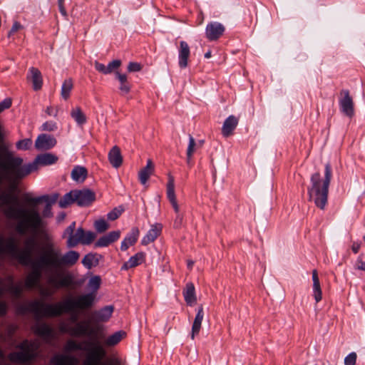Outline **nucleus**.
<instances>
[{
  "mask_svg": "<svg viewBox=\"0 0 365 365\" xmlns=\"http://www.w3.org/2000/svg\"><path fill=\"white\" fill-rule=\"evenodd\" d=\"M80 254L70 250L62 254L60 248L53 242H48L43 247L35 257H31L24 266H30L31 272L25 280V287L28 289L38 288L42 274L47 277V283L54 289L67 287L71 284L72 280L69 275H65L62 271L67 267L73 266L79 259Z\"/></svg>",
  "mask_w": 365,
  "mask_h": 365,
  "instance_id": "obj_1",
  "label": "nucleus"
},
{
  "mask_svg": "<svg viewBox=\"0 0 365 365\" xmlns=\"http://www.w3.org/2000/svg\"><path fill=\"white\" fill-rule=\"evenodd\" d=\"M101 279L93 276L88 281V288L92 292L78 296L76 299L68 298L56 304H46L40 300H33L22 304L19 310L22 313L31 312L36 317H59L63 313H72L76 309H86L91 307L96 298V292L100 288Z\"/></svg>",
  "mask_w": 365,
  "mask_h": 365,
  "instance_id": "obj_2",
  "label": "nucleus"
},
{
  "mask_svg": "<svg viewBox=\"0 0 365 365\" xmlns=\"http://www.w3.org/2000/svg\"><path fill=\"white\" fill-rule=\"evenodd\" d=\"M58 160L57 156L52 153H43L37 155L35 160L29 164L22 165L23 159L14 157L12 152L6 147L0 148V168L4 171H9L12 180L17 185L19 181L38 169V165H49Z\"/></svg>",
  "mask_w": 365,
  "mask_h": 365,
  "instance_id": "obj_3",
  "label": "nucleus"
},
{
  "mask_svg": "<svg viewBox=\"0 0 365 365\" xmlns=\"http://www.w3.org/2000/svg\"><path fill=\"white\" fill-rule=\"evenodd\" d=\"M13 205L6 206L3 212L7 218L16 221L14 230L17 233L21 235L27 232L36 234L46 228V222L38 210L34 207L16 208Z\"/></svg>",
  "mask_w": 365,
  "mask_h": 365,
  "instance_id": "obj_4",
  "label": "nucleus"
},
{
  "mask_svg": "<svg viewBox=\"0 0 365 365\" xmlns=\"http://www.w3.org/2000/svg\"><path fill=\"white\" fill-rule=\"evenodd\" d=\"M66 352L83 351L86 352L82 365H105L103 359L107 352L101 343L96 340H84L78 342L74 339H68L64 346Z\"/></svg>",
  "mask_w": 365,
  "mask_h": 365,
  "instance_id": "obj_5",
  "label": "nucleus"
},
{
  "mask_svg": "<svg viewBox=\"0 0 365 365\" xmlns=\"http://www.w3.org/2000/svg\"><path fill=\"white\" fill-rule=\"evenodd\" d=\"M331 178V168L329 163L325 165L324 179H321L319 173H315L311 176V185L308 187L309 198L321 210H324L327 203Z\"/></svg>",
  "mask_w": 365,
  "mask_h": 365,
  "instance_id": "obj_6",
  "label": "nucleus"
},
{
  "mask_svg": "<svg viewBox=\"0 0 365 365\" xmlns=\"http://www.w3.org/2000/svg\"><path fill=\"white\" fill-rule=\"evenodd\" d=\"M24 244L25 248L19 250L14 237H8L5 241L3 239H0V250L8 253L18 259L20 264L26 263V260L32 257L31 248L35 245V239L34 237H29L25 240Z\"/></svg>",
  "mask_w": 365,
  "mask_h": 365,
  "instance_id": "obj_7",
  "label": "nucleus"
},
{
  "mask_svg": "<svg viewBox=\"0 0 365 365\" xmlns=\"http://www.w3.org/2000/svg\"><path fill=\"white\" fill-rule=\"evenodd\" d=\"M6 173L0 172V207L5 208L9 205H16L19 202L18 196L14 194L17 185L9 171Z\"/></svg>",
  "mask_w": 365,
  "mask_h": 365,
  "instance_id": "obj_8",
  "label": "nucleus"
},
{
  "mask_svg": "<svg viewBox=\"0 0 365 365\" xmlns=\"http://www.w3.org/2000/svg\"><path fill=\"white\" fill-rule=\"evenodd\" d=\"M70 321L74 325L63 323L60 325L59 330L73 337L93 336L99 329L98 327H91L88 321H78L76 314L71 315Z\"/></svg>",
  "mask_w": 365,
  "mask_h": 365,
  "instance_id": "obj_9",
  "label": "nucleus"
},
{
  "mask_svg": "<svg viewBox=\"0 0 365 365\" xmlns=\"http://www.w3.org/2000/svg\"><path fill=\"white\" fill-rule=\"evenodd\" d=\"M76 228V222H73L64 231L63 237L68 236V240L66 242L67 247H75L76 245L81 243L82 237L84 235V230L82 227L77 229L74 233Z\"/></svg>",
  "mask_w": 365,
  "mask_h": 365,
  "instance_id": "obj_10",
  "label": "nucleus"
},
{
  "mask_svg": "<svg viewBox=\"0 0 365 365\" xmlns=\"http://www.w3.org/2000/svg\"><path fill=\"white\" fill-rule=\"evenodd\" d=\"M76 202L81 207L90 205L95 200V192L88 189L74 190Z\"/></svg>",
  "mask_w": 365,
  "mask_h": 365,
  "instance_id": "obj_11",
  "label": "nucleus"
},
{
  "mask_svg": "<svg viewBox=\"0 0 365 365\" xmlns=\"http://www.w3.org/2000/svg\"><path fill=\"white\" fill-rule=\"evenodd\" d=\"M225 26L219 22H210L205 29V36L210 41H217L224 34Z\"/></svg>",
  "mask_w": 365,
  "mask_h": 365,
  "instance_id": "obj_12",
  "label": "nucleus"
},
{
  "mask_svg": "<svg viewBox=\"0 0 365 365\" xmlns=\"http://www.w3.org/2000/svg\"><path fill=\"white\" fill-rule=\"evenodd\" d=\"M341 95L344 96V97L339 100L341 112L349 117H352L354 114V102L349 91L342 90Z\"/></svg>",
  "mask_w": 365,
  "mask_h": 365,
  "instance_id": "obj_13",
  "label": "nucleus"
},
{
  "mask_svg": "<svg viewBox=\"0 0 365 365\" xmlns=\"http://www.w3.org/2000/svg\"><path fill=\"white\" fill-rule=\"evenodd\" d=\"M168 183H167V197L171 203L175 213L180 214V207L177 202L176 195L175 192V180L174 177L170 174H168Z\"/></svg>",
  "mask_w": 365,
  "mask_h": 365,
  "instance_id": "obj_14",
  "label": "nucleus"
},
{
  "mask_svg": "<svg viewBox=\"0 0 365 365\" xmlns=\"http://www.w3.org/2000/svg\"><path fill=\"white\" fill-rule=\"evenodd\" d=\"M22 291L23 289L21 283L16 284L14 283L13 279L9 277L8 284L0 287V297L2 296L4 292H8L14 298L19 299L21 296Z\"/></svg>",
  "mask_w": 365,
  "mask_h": 365,
  "instance_id": "obj_15",
  "label": "nucleus"
},
{
  "mask_svg": "<svg viewBox=\"0 0 365 365\" xmlns=\"http://www.w3.org/2000/svg\"><path fill=\"white\" fill-rule=\"evenodd\" d=\"M58 197L59 195L58 193H53L51 195H45L37 197H29V194L24 195L25 201L34 206L42 202L51 203V205H52L58 200Z\"/></svg>",
  "mask_w": 365,
  "mask_h": 365,
  "instance_id": "obj_16",
  "label": "nucleus"
},
{
  "mask_svg": "<svg viewBox=\"0 0 365 365\" xmlns=\"http://www.w3.org/2000/svg\"><path fill=\"white\" fill-rule=\"evenodd\" d=\"M56 140L47 134H41L38 135L36 142L35 147L38 150H49L55 146Z\"/></svg>",
  "mask_w": 365,
  "mask_h": 365,
  "instance_id": "obj_17",
  "label": "nucleus"
},
{
  "mask_svg": "<svg viewBox=\"0 0 365 365\" xmlns=\"http://www.w3.org/2000/svg\"><path fill=\"white\" fill-rule=\"evenodd\" d=\"M120 236V231H112L100 237L95 243V247H108L111 243L115 242Z\"/></svg>",
  "mask_w": 365,
  "mask_h": 365,
  "instance_id": "obj_18",
  "label": "nucleus"
},
{
  "mask_svg": "<svg viewBox=\"0 0 365 365\" xmlns=\"http://www.w3.org/2000/svg\"><path fill=\"white\" fill-rule=\"evenodd\" d=\"M36 353H30L28 351H16L9 354V358L12 362L25 364L34 359Z\"/></svg>",
  "mask_w": 365,
  "mask_h": 365,
  "instance_id": "obj_19",
  "label": "nucleus"
},
{
  "mask_svg": "<svg viewBox=\"0 0 365 365\" xmlns=\"http://www.w3.org/2000/svg\"><path fill=\"white\" fill-rule=\"evenodd\" d=\"M238 118L235 115H230L226 118L222 128V135L226 138L232 135L234 130L238 124Z\"/></svg>",
  "mask_w": 365,
  "mask_h": 365,
  "instance_id": "obj_20",
  "label": "nucleus"
},
{
  "mask_svg": "<svg viewBox=\"0 0 365 365\" xmlns=\"http://www.w3.org/2000/svg\"><path fill=\"white\" fill-rule=\"evenodd\" d=\"M190 53V51L187 43L181 41L179 48V66L181 68H185L187 66Z\"/></svg>",
  "mask_w": 365,
  "mask_h": 365,
  "instance_id": "obj_21",
  "label": "nucleus"
},
{
  "mask_svg": "<svg viewBox=\"0 0 365 365\" xmlns=\"http://www.w3.org/2000/svg\"><path fill=\"white\" fill-rule=\"evenodd\" d=\"M108 160L112 166L118 168L123 163V156L118 146H113L108 153Z\"/></svg>",
  "mask_w": 365,
  "mask_h": 365,
  "instance_id": "obj_22",
  "label": "nucleus"
},
{
  "mask_svg": "<svg viewBox=\"0 0 365 365\" xmlns=\"http://www.w3.org/2000/svg\"><path fill=\"white\" fill-rule=\"evenodd\" d=\"M204 318L203 306L200 304L198 307L197 314L195 317L191 331V339H194L195 336L197 335L200 331L202 322Z\"/></svg>",
  "mask_w": 365,
  "mask_h": 365,
  "instance_id": "obj_23",
  "label": "nucleus"
},
{
  "mask_svg": "<svg viewBox=\"0 0 365 365\" xmlns=\"http://www.w3.org/2000/svg\"><path fill=\"white\" fill-rule=\"evenodd\" d=\"M162 228V225L159 223L152 225L150 230L143 237L142 244L146 245L155 241V240L160 235Z\"/></svg>",
  "mask_w": 365,
  "mask_h": 365,
  "instance_id": "obj_24",
  "label": "nucleus"
},
{
  "mask_svg": "<svg viewBox=\"0 0 365 365\" xmlns=\"http://www.w3.org/2000/svg\"><path fill=\"white\" fill-rule=\"evenodd\" d=\"M139 236V230L137 227H133L131 232L121 242L120 249L125 251L130 246L133 245L138 240Z\"/></svg>",
  "mask_w": 365,
  "mask_h": 365,
  "instance_id": "obj_25",
  "label": "nucleus"
},
{
  "mask_svg": "<svg viewBox=\"0 0 365 365\" xmlns=\"http://www.w3.org/2000/svg\"><path fill=\"white\" fill-rule=\"evenodd\" d=\"M114 307L112 305L106 306L101 309L93 313L95 319L97 322H107L111 317Z\"/></svg>",
  "mask_w": 365,
  "mask_h": 365,
  "instance_id": "obj_26",
  "label": "nucleus"
},
{
  "mask_svg": "<svg viewBox=\"0 0 365 365\" xmlns=\"http://www.w3.org/2000/svg\"><path fill=\"white\" fill-rule=\"evenodd\" d=\"M154 172V165L150 159L147 161V165L142 168L138 173V177L141 184L145 185L150 175Z\"/></svg>",
  "mask_w": 365,
  "mask_h": 365,
  "instance_id": "obj_27",
  "label": "nucleus"
},
{
  "mask_svg": "<svg viewBox=\"0 0 365 365\" xmlns=\"http://www.w3.org/2000/svg\"><path fill=\"white\" fill-rule=\"evenodd\" d=\"M183 296L185 301L188 305L192 306L196 303L197 298L195 287L192 283L190 282L186 284L185 289L183 291Z\"/></svg>",
  "mask_w": 365,
  "mask_h": 365,
  "instance_id": "obj_28",
  "label": "nucleus"
},
{
  "mask_svg": "<svg viewBox=\"0 0 365 365\" xmlns=\"http://www.w3.org/2000/svg\"><path fill=\"white\" fill-rule=\"evenodd\" d=\"M145 256L143 252H138L134 256L131 257L128 262L123 264L122 269L127 270L142 264L145 260Z\"/></svg>",
  "mask_w": 365,
  "mask_h": 365,
  "instance_id": "obj_29",
  "label": "nucleus"
},
{
  "mask_svg": "<svg viewBox=\"0 0 365 365\" xmlns=\"http://www.w3.org/2000/svg\"><path fill=\"white\" fill-rule=\"evenodd\" d=\"M312 280H313V292L314 297L317 302L321 301L322 298V292L321 289L317 269L312 271Z\"/></svg>",
  "mask_w": 365,
  "mask_h": 365,
  "instance_id": "obj_30",
  "label": "nucleus"
},
{
  "mask_svg": "<svg viewBox=\"0 0 365 365\" xmlns=\"http://www.w3.org/2000/svg\"><path fill=\"white\" fill-rule=\"evenodd\" d=\"M34 330L36 334L44 339L50 338L53 334L52 328L46 323L36 324L34 327Z\"/></svg>",
  "mask_w": 365,
  "mask_h": 365,
  "instance_id": "obj_31",
  "label": "nucleus"
},
{
  "mask_svg": "<svg viewBox=\"0 0 365 365\" xmlns=\"http://www.w3.org/2000/svg\"><path fill=\"white\" fill-rule=\"evenodd\" d=\"M29 71L31 76V81L34 89L35 91L41 89L43 84V80L40 71L36 68L31 67Z\"/></svg>",
  "mask_w": 365,
  "mask_h": 365,
  "instance_id": "obj_32",
  "label": "nucleus"
},
{
  "mask_svg": "<svg viewBox=\"0 0 365 365\" xmlns=\"http://www.w3.org/2000/svg\"><path fill=\"white\" fill-rule=\"evenodd\" d=\"M87 175V170L81 166H76L71 172L72 179L78 182H83L86 180Z\"/></svg>",
  "mask_w": 365,
  "mask_h": 365,
  "instance_id": "obj_33",
  "label": "nucleus"
},
{
  "mask_svg": "<svg viewBox=\"0 0 365 365\" xmlns=\"http://www.w3.org/2000/svg\"><path fill=\"white\" fill-rule=\"evenodd\" d=\"M71 116L79 125H82L86 123L87 120L85 113L79 106L72 108L71 111Z\"/></svg>",
  "mask_w": 365,
  "mask_h": 365,
  "instance_id": "obj_34",
  "label": "nucleus"
},
{
  "mask_svg": "<svg viewBox=\"0 0 365 365\" xmlns=\"http://www.w3.org/2000/svg\"><path fill=\"white\" fill-rule=\"evenodd\" d=\"M126 335L125 331H118L109 336L105 340V344L108 346H113L118 344Z\"/></svg>",
  "mask_w": 365,
  "mask_h": 365,
  "instance_id": "obj_35",
  "label": "nucleus"
},
{
  "mask_svg": "<svg viewBox=\"0 0 365 365\" xmlns=\"http://www.w3.org/2000/svg\"><path fill=\"white\" fill-rule=\"evenodd\" d=\"M17 347L22 350V351H28L30 353H36L38 348V345L36 342L29 341L28 340L23 341L19 344Z\"/></svg>",
  "mask_w": 365,
  "mask_h": 365,
  "instance_id": "obj_36",
  "label": "nucleus"
},
{
  "mask_svg": "<svg viewBox=\"0 0 365 365\" xmlns=\"http://www.w3.org/2000/svg\"><path fill=\"white\" fill-rule=\"evenodd\" d=\"M73 81L71 78L66 79L61 87V95L64 100H68L70 96V93L73 89Z\"/></svg>",
  "mask_w": 365,
  "mask_h": 365,
  "instance_id": "obj_37",
  "label": "nucleus"
},
{
  "mask_svg": "<svg viewBox=\"0 0 365 365\" xmlns=\"http://www.w3.org/2000/svg\"><path fill=\"white\" fill-rule=\"evenodd\" d=\"M73 202H76V200L73 190H71L63 195V197L59 200L58 205L61 208H66Z\"/></svg>",
  "mask_w": 365,
  "mask_h": 365,
  "instance_id": "obj_38",
  "label": "nucleus"
},
{
  "mask_svg": "<svg viewBox=\"0 0 365 365\" xmlns=\"http://www.w3.org/2000/svg\"><path fill=\"white\" fill-rule=\"evenodd\" d=\"M196 146V143L194 139V138L192 135H190L189 137V144L187 149V163H190V160H192L193 153H195V147Z\"/></svg>",
  "mask_w": 365,
  "mask_h": 365,
  "instance_id": "obj_39",
  "label": "nucleus"
},
{
  "mask_svg": "<svg viewBox=\"0 0 365 365\" xmlns=\"http://www.w3.org/2000/svg\"><path fill=\"white\" fill-rule=\"evenodd\" d=\"M53 365H68L70 363V358L64 355H57L51 359Z\"/></svg>",
  "mask_w": 365,
  "mask_h": 365,
  "instance_id": "obj_40",
  "label": "nucleus"
},
{
  "mask_svg": "<svg viewBox=\"0 0 365 365\" xmlns=\"http://www.w3.org/2000/svg\"><path fill=\"white\" fill-rule=\"evenodd\" d=\"M94 227L98 232L102 233L109 228V225L104 219H100L94 222Z\"/></svg>",
  "mask_w": 365,
  "mask_h": 365,
  "instance_id": "obj_41",
  "label": "nucleus"
},
{
  "mask_svg": "<svg viewBox=\"0 0 365 365\" xmlns=\"http://www.w3.org/2000/svg\"><path fill=\"white\" fill-rule=\"evenodd\" d=\"M96 237V235L94 232H93L91 231H88V232H86L84 231V235L82 237V240H81L80 244L90 245L95 240Z\"/></svg>",
  "mask_w": 365,
  "mask_h": 365,
  "instance_id": "obj_42",
  "label": "nucleus"
},
{
  "mask_svg": "<svg viewBox=\"0 0 365 365\" xmlns=\"http://www.w3.org/2000/svg\"><path fill=\"white\" fill-rule=\"evenodd\" d=\"M32 144V141L31 139L26 138L24 140H21L16 143V148L19 150H28Z\"/></svg>",
  "mask_w": 365,
  "mask_h": 365,
  "instance_id": "obj_43",
  "label": "nucleus"
},
{
  "mask_svg": "<svg viewBox=\"0 0 365 365\" xmlns=\"http://www.w3.org/2000/svg\"><path fill=\"white\" fill-rule=\"evenodd\" d=\"M94 260L95 255L93 254H88L83 258L82 264L88 269H91L93 266Z\"/></svg>",
  "mask_w": 365,
  "mask_h": 365,
  "instance_id": "obj_44",
  "label": "nucleus"
},
{
  "mask_svg": "<svg viewBox=\"0 0 365 365\" xmlns=\"http://www.w3.org/2000/svg\"><path fill=\"white\" fill-rule=\"evenodd\" d=\"M121 65L120 60H114L108 63L106 66L107 74L112 73L114 70L118 68Z\"/></svg>",
  "mask_w": 365,
  "mask_h": 365,
  "instance_id": "obj_45",
  "label": "nucleus"
},
{
  "mask_svg": "<svg viewBox=\"0 0 365 365\" xmlns=\"http://www.w3.org/2000/svg\"><path fill=\"white\" fill-rule=\"evenodd\" d=\"M123 210L117 207L114 208L112 211L108 213L107 217L109 220H115L118 219L121 215Z\"/></svg>",
  "mask_w": 365,
  "mask_h": 365,
  "instance_id": "obj_46",
  "label": "nucleus"
},
{
  "mask_svg": "<svg viewBox=\"0 0 365 365\" xmlns=\"http://www.w3.org/2000/svg\"><path fill=\"white\" fill-rule=\"evenodd\" d=\"M357 355L355 352H351L344 359L345 365H355L356 361Z\"/></svg>",
  "mask_w": 365,
  "mask_h": 365,
  "instance_id": "obj_47",
  "label": "nucleus"
},
{
  "mask_svg": "<svg viewBox=\"0 0 365 365\" xmlns=\"http://www.w3.org/2000/svg\"><path fill=\"white\" fill-rule=\"evenodd\" d=\"M41 215L43 219V217H51L53 216L51 203H46Z\"/></svg>",
  "mask_w": 365,
  "mask_h": 365,
  "instance_id": "obj_48",
  "label": "nucleus"
},
{
  "mask_svg": "<svg viewBox=\"0 0 365 365\" xmlns=\"http://www.w3.org/2000/svg\"><path fill=\"white\" fill-rule=\"evenodd\" d=\"M141 69V65L136 62H130L128 66V70L129 72H137L140 71Z\"/></svg>",
  "mask_w": 365,
  "mask_h": 365,
  "instance_id": "obj_49",
  "label": "nucleus"
},
{
  "mask_svg": "<svg viewBox=\"0 0 365 365\" xmlns=\"http://www.w3.org/2000/svg\"><path fill=\"white\" fill-rule=\"evenodd\" d=\"M56 124L54 122L48 121L42 125V130L46 131H53L56 129Z\"/></svg>",
  "mask_w": 365,
  "mask_h": 365,
  "instance_id": "obj_50",
  "label": "nucleus"
},
{
  "mask_svg": "<svg viewBox=\"0 0 365 365\" xmlns=\"http://www.w3.org/2000/svg\"><path fill=\"white\" fill-rule=\"evenodd\" d=\"M38 289L39 290L40 294L45 297H51L54 293V291H52L49 289H45V288L42 287L41 285L38 286Z\"/></svg>",
  "mask_w": 365,
  "mask_h": 365,
  "instance_id": "obj_51",
  "label": "nucleus"
},
{
  "mask_svg": "<svg viewBox=\"0 0 365 365\" xmlns=\"http://www.w3.org/2000/svg\"><path fill=\"white\" fill-rule=\"evenodd\" d=\"M11 106V99L6 98L0 103V113L4 110L9 108Z\"/></svg>",
  "mask_w": 365,
  "mask_h": 365,
  "instance_id": "obj_52",
  "label": "nucleus"
},
{
  "mask_svg": "<svg viewBox=\"0 0 365 365\" xmlns=\"http://www.w3.org/2000/svg\"><path fill=\"white\" fill-rule=\"evenodd\" d=\"M120 90L124 94H127L130 91V86L128 81L120 83Z\"/></svg>",
  "mask_w": 365,
  "mask_h": 365,
  "instance_id": "obj_53",
  "label": "nucleus"
},
{
  "mask_svg": "<svg viewBox=\"0 0 365 365\" xmlns=\"http://www.w3.org/2000/svg\"><path fill=\"white\" fill-rule=\"evenodd\" d=\"M21 28H22V26L18 21H15L14 23L11 30L9 31V32L8 34V36L10 37L13 34L16 33Z\"/></svg>",
  "mask_w": 365,
  "mask_h": 365,
  "instance_id": "obj_54",
  "label": "nucleus"
},
{
  "mask_svg": "<svg viewBox=\"0 0 365 365\" xmlns=\"http://www.w3.org/2000/svg\"><path fill=\"white\" fill-rule=\"evenodd\" d=\"M65 0H58V6L59 11L63 16H67V11L64 6Z\"/></svg>",
  "mask_w": 365,
  "mask_h": 365,
  "instance_id": "obj_55",
  "label": "nucleus"
},
{
  "mask_svg": "<svg viewBox=\"0 0 365 365\" xmlns=\"http://www.w3.org/2000/svg\"><path fill=\"white\" fill-rule=\"evenodd\" d=\"M94 65H95V68L98 71H99V72H101V73H102L103 74H107V73H106V66L104 64L101 63H99L98 61H96Z\"/></svg>",
  "mask_w": 365,
  "mask_h": 365,
  "instance_id": "obj_56",
  "label": "nucleus"
},
{
  "mask_svg": "<svg viewBox=\"0 0 365 365\" xmlns=\"http://www.w3.org/2000/svg\"><path fill=\"white\" fill-rule=\"evenodd\" d=\"M183 217L180 214H178L174 221V227L180 228L182 223Z\"/></svg>",
  "mask_w": 365,
  "mask_h": 365,
  "instance_id": "obj_57",
  "label": "nucleus"
},
{
  "mask_svg": "<svg viewBox=\"0 0 365 365\" xmlns=\"http://www.w3.org/2000/svg\"><path fill=\"white\" fill-rule=\"evenodd\" d=\"M355 268L359 270L365 271V262L362 261L361 258H358L355 264Z\"/></svg>",
  "mask_w": 365,
  "mask_h": 365,
  "instance_id": "obj_58",
  "label": "nucleus"
},
{
  "mask_svg": "<svg viewBox=\"0 0 365 365\" xmlns=\"http://www.w3.org/2000/svg\"><path fill=\"white\" fill-rule=\"evenodd\" d=\"M7 312V304L5 302H0V317L4 316Z\"/></svg>",
  "mask_w": 365,
  "mask_h": 365,
  "instance_id": "obj_59",
  "label": "nucleus"
},
{
  "mask_svg": "<svg viewBox=\"0 0 365 365\" xmlns=\"http://www.w3.org/2000/svg\"><path fill=\"white\" fill-rule=\"evenodd\" d=\"M115 75H116L117 78L120 81V83L128 81H127V76H126L125 74H121V73H120L118 72H116Z\"/></svg>",
  "mask_w": 365,
  "mask_h": 365,
  "instance_id": "obj_60",
  "label": "nucleus"
},
{
  "mask_svg": "<svg viewBox=\"0 0 365 365\" xmlns=\"http://www.w3.org/2000/svg\"><path fill=\"white\" fill-rule=\"evenodd\" d=\"M46 112L49 115L56 116L57 115V111L54 110L53 108L51 106L48 107L46 110Z\"/></svg>",
  "mask_w": 365,
  "mask_h": 365,
  "instance_id": "obj_61",
  "label": "nucleus"
},
{
  "mask_svg": "<svg viewBox=\"0 0 365 365\" xmlns=\"http://www.w3.org/2000/svg\"><path fill=\"white\" fill-rule=\"evenodd\" d=\"M361 245L358 242H354L351 246V250L354 253H357L359 250H360Z\"/></svg>",
  "mask_w": 365,
  "mask_h": 365,
  "instance_id": "obj_62",
  "label": "nucleus"
},
{
  "mask_svg": "<svg viewBox=\"0 0 365 365\" xmlns=\"http://www.w3.org/2000/svg\"><path fill=\"white\" fill-rule=\"evenodd\" d=\"M110 365H123L118 359H113L110 361Z\"/></svg>",
  "mask_w": 365,
  "mask_h": 365,
  "instance_id": "obj_63",
  "label": "nucleus"
},
{
  "mask_svg": "<svg viewBox=\"0 0 365 365\" xmlns=\"http://www.w3.org/2000/svg\"><path fill=\"white\" fill-rule=\"evenodd\" d=\"M193 264H194V262L192 260H187V267L189 269H192Z\"/></svg>",
  "mask_w": 365,
  "mask_h": 365,
  "instance_id": "obj_64",
  "label": "nucleus"
}]
</instances>
